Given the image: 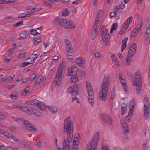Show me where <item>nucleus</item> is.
Listing matches in <instances>:
<instances>
[{"label":"nucleus","mask_w":150,"mask_h":150,"mask_svg":"<svg viewBox=\"0 0 150 150\" xmlns=\"http://www.w3.org/2000/svg\"><path fill=\"white\" fill-rule=\"evenodd\" d=\"M73 129V125L71 118L69 117L66 118L64 123V131L67 133V137L66 139H64L63 143V150H69V143L72 141Z\"/></svg>","instance_id":"nucleus-1"},{"label":"nucleus","mask_w":150,"mask_h":150,"mask_svg":"<svg viewBox=\"0 0 150 150\" xmlns=\"http://www.w3.org/2000/svg\"><path fill=\"white\" fill-rule=\"evenodd\" d=\"M109 83V80L108 77L106 76H104L101 86L102 90L99 93V98L101 101H105L106 99Z\"/></svg>","instance_id":"nucleus-2"},{"label":"nucleus","mask_w":150,"mask_h":150,"mask_svg":"<svg viewBox=\"0 0 150 150\" xmlns=\"http://www.w3.org/2000/svg\"><path fill=\"white\" fill-rule=\"evenodd\" d=\"M55 21L61 25L68 28H74L75 25L69 20H66L65 19L57 17L55 19Z\"/></svg>","instance_id":"nucleus-3"},{"label":"nucleus","mask_w":150,"mask_h":150,"mask_svg":"<svg viewBox=\"0 0 150 150\" xmlns=\"http://www.w3.org/2000/svg\"><path fill=\"white\" fill-rule=\"evenodd\" d=\"M99 139V133L96 132L93 135L91 144L87 145V150H96L97 146Z\"/></svg>","instance_id":"nucleus-4"},{"label":"nucleus","mask_w":150,"mask_h":150,"mask_svg":"<svg viewBox=\"0 0 150 150\" xmlns=\"http://www.w3.org/2000/svg\"><path fill=\"white\" fill-rule=\"evenodd\" d=\"M78 87L79 86L77 84H75L73 86L69 87L67 90V92L71 93L72 101L76 100L78 103L79 102V100L76 96L78 93Z\"/></svg>","instance_id":"nucleus-5"},{"label":"nucleus","mask_w":150,"mask_h":150,"mask_svg":"<svg viewBox=\"0 0 150 150\" xmlns=\"http://www.w3.org/2000/svg\"><path fill=\"white\" fill-rule=\"evenodd\" d=\"M64 67V63L62 62L60 63L59 68L57 71V74L53 83L57 85H59L61 83V80L62 78V71Z\"/></svg>","instance_id":"nucleus-6"},{"label":"nucleus","mask_w":150,"mask_h":150,"mask_svg":"<svg viewBox=\"0 0 150 150\" xmlns=\"http://www.w3.org/2000/svg\"><path fill=\"white\" fill-rule=\"evenodd\" d=\"M101 35L103 41L106 45L110 42V36L108 31L105 26L103 27L101 29Z\"/></svg>","instance_id":"nucleus-7"},{"label":"nucleus","mask_w":150,"mask_h":150,"mask_svg":"<svg viewBox=\"0 0 150 150\" xmlns=\"http://www.w3.org/2000/svg\"><path fill=\"white\" fill-rule=\"evenodd\" d=\"M23 126L26 128H27L28 130L29 131H36L37 129L33 126V125L31 124L30 122L26 120H24L23 119Z\"/></svg>","instance_id":"nucleus-8"},{"label":"nucleus","mask_w":150,"mask_h":150,"mask_svg":"<svg viewBox=\"0 0 150 150\" xmlns=\"http://www.w3.org/2000/svg\"><path fill=\"white\" fill-rule=\"evenodd\" d=\"M31 105L38 106L41 109L43 110L45 109V106L44 104L42 102L35 99L30 101Z\"/></svg>","instance_id":"nucleus-9"},{"label":"nucleus","mask_w":150,"mask_h":150,"mask_svg":"<svg viewBox=\"0 0 150 150\" xmlns=\"http://www.w3.org/2000/svg\"><path fill=\"white\" fill-rule=\"evenodd\" d=\"M134 80H132V81L134 86L138 85V83H142L141 78L140 74L139 71H137L135 74V77Z\"/></svg>","instance_id":"nucleus-10"},{"label":"nucleus","mask_w":150,"mask_h":150,"mask_svg":"<svg viewBox=\"0 0 150 150\" xmlns=\"http://www.w3.org/2000/svg\"><path fill=\"white\" fill-rule=\"evenodd\" d=\"M67 75L71 76L73 75H76L78 71V69L76 66L73 65L69 67Z\"/></svg>","instance_id":"nucleus-11"},{"label":"nucleus","mask_w":150,"mask_h":150,"mask_svg":"<svg viewBox=\"0 0 150 150\" xmlns=\"http://www.w3.org/2000/svg\"><path fill=\"white\" fill-rule=\"evenodd\" d=\"M88 101L91 106L93 105L94 95L93 89L87 90Z\"/></svg>","instance_id":"nucleus-12"},{"label":"nucleus","mask_w":150,"mask_h":150,"mask_svg":"<svg viewBox=\"0 0 150 150\" xmlns=\"http://www.w3.org/2000/svg\"><path fill=\"white\" fill-rule=\"evenodd\" d=\"M101 120L105 123L111 125L112 124V120L109 115L102 114L100 115Z\"/></svg>","instance_id":"nucleus-13"},{"label":"nucleus","mask_w":150,"mask_h":150,"mask_svg":"<svg viewBox=\"0 0 150 150\" xmlns=\"http://www.w3.org/2000/svg\"><path fill=\"white\" fill-rule=\"evenodd\" d=\"M136 46L135 44H133L130 47L128 52V55L133 57L136 52Z\"/></svg>","instance_id":"nucleus-14"},{"label":"nucleus","mask_w":150,"mask_h":150,"mask_svg":"<svg viewBox=\"0 0 150 150\" xmlns=\"http://www.w3.org/2000/svg\"><path fill=\"white\" fill-rule=\"evenodd\" d=\"M135 103V100L134 99H133L130 102L129 105V112L128 113V115L131 116L132 115Z\"/></svg>","instance_id":"nucleus-15"},{"label":"nucleus","mask_w":150,"mask_h":150,"mask_svg":"<svg viewBox=\"0 0 150 150\" xmlns=\"http://www.w3.org/2000/svg\"><path fill=\"white\" fill-rule=\"evenodd\" d=\"M29 114L31 115H35L38 117H42V114L40 113L39 111L35 109L32 108Z\"/></svg>","instance_id":"nucleus-16"},{"label":"nucleus","mask_w":150,"mask_h":150,"mask_svg":"<svg viewBox=\"0 0 150 150\" xmlns=\"http://www.w3.org/2000/svg\"><path fill=\"white\" fill-rule=\"evenodd\" d=\"M2 134L8 138L12 139L14 141H16V137L10 134L8 132L5 131L4 130V132H3Z\"/></svg>","instance_id":"nucleus-17"},{"label":"nucleus","mask_w":150,"mask_h":150,"mask_svg":"<svg viewBox=\"0 0 150 150\" xmlns=\"http://www.w3.org/2000/svg\"><path fill=\"white\" fill-rule=\"evenodd\" d=\"M76 62L79 66L82 67L85 64L84 59L83 58H78L76 60Z\"/></svg>","instance_id":"nucleus-18"},{"label":"nucleus","mask_w":150,"mask_h":150,"mask_svg":"<svg viewBox=\"0 0 150 150\" xmlns=\"http://www.w3.org/2000/svg\"><path fill=\"white\" fill-rule=\"evenodd\" d=\"M128 40V38L127 37H126L123 39L122 41V47L121 49V52H122L125 49L126 47V43L127 42Z\"/></svg>","instance_id":"nucleus-19"},{"label":"nucleus","mask_w":150,"mask_h":150,"mask_svg":"<svg viewBox=\"0 0 150 150\" xmlns=\"http://www.w3.org/2000/svg\"><path fill=\"white\" fill-rule=\"evenodd\" d=\"M28 35H29V33H28L26 31H22L20 34L19 39L23 40Z\"/></svg>","instance_id":"nucleus-20"},{"label":"nucleus","mask_w":150,"mask_h":150,"mask_svg":"<svg viewBox=\"0 0 150 150\" xmlns=\"http://www.w3.org/2000/svg\"><path fill=\"white\" fill-rule=\"evenodd\" d=\"M47 108H48L50 111L52 112L53 114H55L58 111V109L55 106H48Z\"/></svg>","instance_id":"nucleus-21"},{"label":"nucleus","mask_w":150,"mask_h":150,"mask_svg":"<svg viewBox=\"0 0 150 150\" xmlns=\"http://www.w3.org/2000/svg\"><path fill=\"white\" fill-rule=\"evenodd\" d=\"M70 79V81L72 82H76L79 81V76L77 75H73Z\"/></svg>","instance_id":"nucleus-22"},{"label":"nucleus","mask_w":150,"mask_h":150,"mask_svg":"<svg viewBox=\"0 0 150 150\" xmlns=\"http://www.w3.org/2000/svg\"><path fill=\"white\" fill-rule=\"evenodd\" d=\"M97 30L93 28L91 33V37L93 40L95 39L97 36Z\"/></svg>","instance_id":"nucleus-23"},{"label":"nucleus","mask_w":150,"mask_h":150,"mask_svg":"<svg viewBox=\"0 0 150 150\" xmlns=\"http://www.w3.org/2000/svg\"><path fill=\"white\" fill-rule=\"evenodd\" d=\"M122 126L123 129V131H128L129 129L128 127V124L125 123V121H123V123L122 124Z\"/></svg>","instance_id":"nucleus-24"},{"label":"nucleus","mask_w":150,"mask_h":150,"mask_svg":"<svg viewBox=\"0 0 150 150\" xmlns=\"http://www.w3.org/2000/svg\"><path fill=\"white\" fill-rule=\"evenodd\" d=\"M132 20V16L130 17L127 19V21L123 24V26L125 25L126 27H128Z\"/></svg>","instance_id":"nucleus-25"},{"label":"nucleus","mask_w":150,"mask_h":150,"mask_svg":"<svg viewBox=\"0 0 150 150\" xmlns=\"http://www.w3.org/2000/svg\"><path fill=\"white\" fill-rule=\"evenodd\" d=\"M142 83H138V85H136L137 86L136 88V93L138 95L140 94L141 92L142 89Z\"/></svg>","instance_id":"nucleus-26"},{"label":"nucleus","mask_w":150,"mask_h":150,"mask_svg":"<svg viewBox=\"0 0 150 150\" xmlns=\"http://www.w3.org/2000/svg\"><path fill=\"white\" fill-rule=\"evenodd\" d=\"M80 136L79 133L76 134L74 139V144H78Z\"/></svg>","instance_id":"nucleus-27"},{"label":"nucleus","mask_w":150,"mask_h":150,"mask_svg":"<svg viewBox=\"0 0 150 150\" xmlns=\"http://www.w3.org/2000/svg\"><path fill=\"white\" fill-rule=\"evenodd\" d=\"M31 108L28 107L24 106L22 108L21 110L24 112H26L27 114H29Z\"/></svg>","instance_id":"nucleus-28"},{"label":"nucleus","mask_w":150,"mask_h":150,"mask_svg":"<svg viewBox=\"0 0 150 150\" xmlns=\"http://www.w3.org/2000/svg\"><path fill=\"white\" fill-rule=\"evenodd\" d=\"M144 114L145 115L148 116L149 110V105H148L147 106H146V105L144 104Z\"/></svg>","instance_id":"nucleus-29"},{"label":"nucleus","mask_w":150,"mask_h":150,"mask_svg":"<svg viewBox=\"0 0 150 150\" xmlns=\"http://www.w3.org/2000/svg\"><path fill=\"white\" fill-rule=\"evenodd\" d=\"M42 41L40 37L39 38H34L33 40V42L34 41V45H38V43Z\"/></svg>","instance_id":"nucleus-30"},{"label":"nucleus","mask_w":150,"mask_h":150,"mask_svg":"<svg viewBox=\"0 0 150 150\" xmlns=\"http://www.w3.org/2000/svg\"><path fill=\"white\" fill-rule=\"evenodd\" d=\"M111 57L113 62H114L116 65H117V66H119V64H118V62L117 61V59L116 55L114 54H112L111 56Z\"/></svg>","instance_id":"nucleus-31"},{"label":"nucleus","mask_w":150,"mask_h":150,"mask_svg":"<svg viewBox=\"0 0 150 150\" xmlns=\"http://www.w3.org/2000/svg\"><path fill=\"white\" fill-rule=\"evenodd\" d=\"M133 57L127 55L126 58V63L128 65H129Z\"/></svg>","instance_id":"nucleus-32"},{"label":"nucleus","mask_w":150,"mask_h":150,"mask_svg":"<svg viewBox=\"0 0 150 150\" xmlns=\"http://www.w3.org/2000/svg\"><path fill=\"white\" fill-rule=\"evenodd\" d=\"M125 5L124 3H122L119 6H115V9L118 11L120 9H123L125 7Z\"/></svg>","instance_id":"nucleus-33"},{"label":"nucleus","mask_w":150,"mask_h":150,"mask_svg":"<svg viewBox=\"0 0 150 150\" xmlns=\"http://www.w3.org/2000/svg\"><path fill=\"white\" fill-rule=\"evenodd\" d=\"M32 64V62H24L23 63H21L19 64V66L21 67H24L29 64Z\"/></svg>","instance_id":"nucleus-34"},{"label":"nucleus","mask_w":150,"mask_h":150,"mask_svg":"<svg viewBox=\"0 0 150 150\" xmlns=\"http://www.w3.org/2000/svg\"><path fill=\"white\" fill-rule=\"evenodd\" d=\"M135 29H134L131 33V36L132 37H135L137 35L139 31Z\"/></svg>","instance_id":"nucleus-35"},{"label":"nucleus","mask_w":150,"mask_h":150,"mask_svg":"<svg viewBox=\"0 0 150 150\" xmlns=\"http://www.w3.org/2000/svg\"><path fill=\"white\" fill-rule=\"evenodd\" d=\"M117 28V23H114L112 25L110 33H112V31L115 30Z\"/></svg>","instance_id":"nucleus-36"},{"label":"nucleus","mask_w":150,"mask_h":150,"mask_svg":"<svg viewBox=\"0 0 150 150\" xmlns=\"http://www.w3.org/2000/svg\"><path fill=\"white\" fill-rule=\"evenodd\" d=\"M129 133V131H123V132L122 134V136L123 138L127 139H128L127 134Z\"/></svg>","instance_id":"nucleus-37"},{"label":"nucleus","mask_w":150,"mask_h":150,"mask_svg":"<svg viewBox=\"0 0 150 150\" xmlns=\"http://www.w3.org/2000/svg\"><path fill=\"white\" fill-rule=\"evenodd\" d=\"M18 94L17 93H12L10 95V97L13 100L16 99L18 96Z\"/></svg>","instance_id":"nucleus-38"},{"label":"nucleus","mask_w":150,"mask_h":150,"mask_svg":"<svg viewBox=\"0 0 150 150\" xmlns=\"http://www.w3.org/2000/svg\"><path fill=\"white\" fill-rule=\"evenodd\" d=\"M26 54V53L25 52H20L18 55V58L19 59H23V57H25Z\"/></svg>","instance_id":"nucleus-39"},{"label":"nucleus","mask_w":150,"mask_h":150,"mask_svg":"<svg viewBox=\"0 0 150 150\" xmlns=\"http://www.w3.org/2000/svg\"><path fill=\"white\" fill-rule=\"evenodd\" d=\"M147 33H150V21H149L147 23L146 26Z\"/></svg>","instance_id":"nucleus-40"},{"label":"nucleus","mask_w":150,"mask_h":150,"mask_svg":"<svg viewBox=\"0 0 150 150\" xmlns=\"http://www.w3.org/2000/svg\"><path fill=\"white\" fill-rule=\"evenodd\" d=\"M69 11L67 9H64L62 11V14L63 16H66L69 15Z\"/></svg>","instance_id":"nucleus-41"},{"label":"nucleus","mask_w":150,"mask_h":150,"mask_svg":"<svg viewBox=\"0 0 150 150\" xmlns=\"http://www.w3.org/2000/svg\"><path fill=\"white\" fill-rule=\"evenodd\" d=\"M67 51V55H69L70 57L73 56L74 55L73 49L71 50H68Z\"/></svg>","instance_id":"nucleus-42"},{"label":"nucleus","mask_w":150,"mask_h":150,"mask_svg":"<svg viewBox=\"0 0 150 150\" xmlns=\"http://www.w3.org/2000/svg\"><path fill=\"white\" fill-rule=\"evenodd\" d=\"M12 118L14 120L17 121L18 122L20 123H22L23 121V119L22 118H19L16 117L12 116Z\"/></svg>","instance_id":"nucleus-43"},{"label":"nucleus","mask_w":150,"mask_h":150,"mask_svg":"<svg viewBox=\"0 0 150 150\" xmlns=\"http://www.w3.org/2000/svg\"><path fill=\"white\" fill-rule=\"evenodd\" d=\"M100 25V24L99 23V22H97V21H95L93 28L97 30L98 28Z\"/></svg>","instance_id":"nucleus-44"},{"label":"nucleus","mask_w":150,"mask_h":150,"mask_svg":"<svg viewBox=\"0 0 150 150\" xmlns=\"http://www.w3.org/2000/svg\"><path fill=\"white\" fill-rule=\"evenodd\" d=\"M43 79H43V78H39L38 79H37L35 82V83L34 85H36L37 84H39L43 81Z\"/></svg>","instance_id":"nucleus-45"},{"label":"nucleus","mask_w":150,"mask_h":150,"mask_svg":"<svg viewBox=\"0 0 150 150\" xmlns=\"http://www.w3.org/2000/svg\"><path fill=\"white\" fill-rule=\"evenodd\" d=\"M18 149L13 148L10 146L5 147L3 149V150H17Z\"/></svg>","instance_id":"nucleus-46"},{"label":"nucleus","mask_w":150,"mask_h":150,"mask_svg":"<svg viewBox=\"0 0 150 150\" xmlns=\"http://www.w3.org/2000/svg\"><path fill=\"white\" fill-rule=\"evenodd\" d=\"M36 73L35 72L33 74H32L29 77V80H33L36 77Z\"/></svg>","instance_id":"nucleus-47"},{"label":"nucleus","mask_w":150,"mask_h":150,"mask_svg":"<svg viewBox=\"0 0 150 150\" xmlns=\"http://www.w3.org/2000/svg\"><path fill=\"white\" fill-rule=\"evenodd\" d=\"M117 11V10H114L113 11L111 12L110 14V18H112L115 16L116 14V12Z\"/></svg>","instance_id":"nucleus-48"},{"label":"nucleus","mask_w":150,"mask_h":150,"mask_svg":"<svg viewBox=\"0 0 150 150\" xmlns=\"http://www.w3.org/2000/svg\"><path fill=\"white\" fill-rule=\"evenodd\" d=\"M6 117L7 116L6 114L3 113L0 114V121L6 119Z\"/></svg>","instance_id":"nucleus-49"},{"label":"nucleus","mask_w":150,"mask_h":150,"mask_svg":"<svg viewBox=\"0 0 150 150\" xmlns=\"http://www.w3.org/2000/svg\"><path fill=\"white\" fill-rule=\"evenodd\" d=\"M30 33L31 34L33 35H36L39 34L37 31L34 29H32L30 30Z\"/></svg>","instance_id":"nucleus-50"},{"label":"nucleus","mask_w":150,"mask_h":150,"mask_svg":"<svg viewBox=\"0 0 150 150\" xmlns=\"http://www.w3.org/2000/svg\"><path fill=\"white\" fill-rule=\"evenodd\" d=\"M86 83V86L87 90H88V89L91 90L93 89L91 85L89 83H88V81H87Z\"/></svg>","instance_id":"nucleus-51"},{"label":"nucleus","mask_w":150,"mask_h":150,"mask_svg":"<svg viewBox=\"0 0 150 150\" xmlns=\"http://www.w3.org/2000/svg\"><path fill=\"white\" fill-rule=\"evenodd\" d=\"M115 90L114 89H112L111 93V99L112 100L115 97Z\"/></svg>","instance_id":"nucleus-52"},{"label":"nucleus","mask_w":150,"mask_h":150,"mask_svg":"<svg viewBox=\"0 0 150 150\" xmlns=\"http://www.w3.org/2000/svg\"><path fill=\"white\" fill-rule=\"evenodd\" d=\"M85 74V73L84 71H80L79 72L78 75L79 76V78L80 76L81 77H82L84 76Z\"/></svg>","instance_id":"nucleus-53"},{"label":"nucleus","mask_w":150,"mask_h":150,"mask_svg":"<svg viewBox=\"0 0 150 150\" xmlns=\"http://www.w3.org/2000/svg\"><path fill=\"white\" fill-rule=\"evenodd\" d=\"M123 87L124 88L125 92L126 93H128V90L127 89V84H125V85H123Z\"/></svg>","instance_id":"nucleus-54"},{"label":"nucleus","mask_w":150,"mask_h":150,"mask_svg":"<svg viewBox=\"0 0 150 150\" xmlns=\"http://www.w3.org/2000/svg\"><path fill=\"white\" fill-rule=\"evenodd\" d=\"M41 56V55H40V53H39L38 54V56L36 57H33V58L31 59V62H32V63H33L34 61L38 57H40Z\"/></svg>","instance_id":"nucleus-55"},{"label":"nucleus","mask_w":150,"mask_h":150,"mask_svg":"<svg viewBox=\"0 0 150 150\" xmlns=\"http://www.w3.org/2000/svg\"><path fill=\"white\" fill-rule=\"evenodd\" d=\"M66 50H71L73 49V48L72 46V44H69L67 45H66Z\"/></svg>","instance_id":"nucleus-56"},{"label":"nucleus","mask_w":150,"mask_h":150,"mask_svg":"<svg viewBox=\"0 0 150 150\" xmlns=\"http://www.w3.org/2000/svg\"><path fill=\"white\" fill-rule=\"evenodd\" d=\"M126 110V106H122L121 107V112L122 115H123L124 114V113H125V111Z\"/></svg>","instance_id":"nucleus-57"},{"label":"nucleus","mask_w":150,"mask_h":150,"mask_svg":"<svg viewBox=\"0 0 150 150\" xmlns=\"http://www.w3.org/2000/svg\"><path fill=\"white\" fill-rule=\"evenodd\" d=\"M33 11H31L30 12H27L26 14H25V16L26 17L30 16L33 15Z\"/></svg>","instance_id":"nucleus-58"},{"label":"nucleus","mask_w":150,"mask_h":150,"mask_svg":"<svg viewBox=\"0 0 150 150\" xmlns=\"http://www.w3.org/2000/svg\"><path fill=\"white\" fill-rule=\"evenodd\" d=\"M29 86H27L23 91V93H25V94H26L29 91ZM23 94L24 95V94Z\"/></svg>","instance_id":"nucleus-59"},{"label":"nucleus","mask_w":150,"mask_h":150,"mask_svg":"<svg viewBox=\"0 0 150 150\" xmlns=\"http://www.w3.org/2000/svg\"><path fill=\"white\" fill-rule=\"evenodd\" d=\"M67 58L71 62H74V60L73 59V57L72 56L70 57L69 55H67Z\"/></svg>","instance_id":"nucleus-60"},{"label":"nucleus","mask_w":150,"mask_h":150,"mask_svg":"<svg viewBox=\"0 0 150 150\" xmlns=\"http://www.w3.org/2000/svg\"><path fill=\"white\" fill-rule=\"evenodd\" d=\"M94 54L95 57L96 58H98L100 55V54L99 52L97 51H95L94 52Z\"/></svg>","instance_id":"nucleus-61"},{"label":"nucleus","mask_w":150,"mask_h":150,"mask_svg":"<svg viewBox=\"0 0 150 150\" xmlns=\"http://www.w3.org/2000/svg\"><path fill=\"white\" fill-rule=\"evenodd\" d=\"M23 21H22L18 22L14 25V27H18L23 25Z\"/></svg>","instance_id":"nucleus-62"},{"label":"nucleus","mask_w":150,"mask_h":150,"mask_svg":"<svg viewBox=\"0 0 150 150\" xmlns=\"http://www.w3.org/2000/svg\"><path fill=\"white\" fill-rule=\"evenodd\" d=\"M65 43L66 44V45H69V44H71V42L69 40L67 39H66L64 40Z\"/></svg>","instance_id":"nucleus-63"},{"label":"nucleus","mask_w":150,"mask_h":150,"mask_svg":"<svg viewBox=\"0 0 150 150\" xmlns=\"http://www.w3.org/2000/svg\"><path fill=\"white\" fill-rule=\"evenodd\" d=\"M142 26V25L141 24H138L136 27H135L134 29H137V30H138V31H139L140 30V28H141Z\"/></svg>","instance_id":"nucleus-64"}]
</instances>
